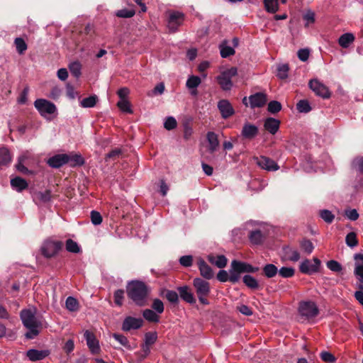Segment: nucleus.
Wrapping results in <instances>:
<instances>
[{"mask_svg":"<svg viewBox=\"0 0 363 363\" xmlns=\"http://www.w3.org/2000/svg\"><path fill=\"white\" fill-rule=\"evenodd\" d=\"M150 292V288L141 281H131L127 286L128 298L138 307L148 306Z\"/></svg>","mask_w":363,"mask_h":363,"instance_id":"1","label":"nucleus"},{"mask_svg":"<svg viewBox=\"0 0 363 363\" xmlns=\"http://www.w3.org/2000/svg\"><path fill=\"white\" fill-rule=\"evenodd\" d=\"M21 318L23 325L29 330L26 333L28 339H33L39 334L38 328L41 327L42 323L35 315V313L30 310H23L21 312Z\"/></svg>","mask_w":363,"mask_h":363,"instance_id":"2","label":"nucleus"},{"mask_svg":"<svg viewBox=\"0 0 363 363\" xmlns=\"http://www.w3.org/2000/svg\"><path fill=\"white\" fill-rule=\"evenodd\" d=\"M259 270V267H253L250 264L233 259L230 263V282L235 284L239 281L240 274L244 273H255Z\"/></svg>","mask_w":363,"mask_h":363,"instance_id":"3","label":"nucleus"},{"mask_svg":"<svg viewBox=\"0 0 363 363\" xmlns=\"http://www.w3.org/2000/svg\"><path fill=\"white\" fill-rule=\"evenodd\" d=\"M193 285L199 302L203 305H208L207 297L211 292L210 284L201 278H195L193 280Z\"/></svg>","mask_w":363,"mask_h":363,"instance_id":"4","label":"nucleus"},{"mask_svg":"<svg viewBox=\"0 0 363 363\" xmlns=\"http://www.w3.org/2000/svg\"><path fill=\"white\" fill-rule=\"evenodd\" d=\"M298 313L304 320H310L319 314V309L314 301H302L298 303Z\"/></svg>","mask_w":363,"mask_h":363,"instance_id":"5","label":"nucleus"},{"mask_svg":"<svg viewBox=\"0 0 363 363\" xmlns=\"http://www.w3.org/2000/svg\"><path fill=\"white\" fill-rule=\"evenodd\" d=\"M157 333L155 331L145 333L141 351L138 353L140 361L145 359L150 354V347L157 342Z\"/></svg>","mask_w":363,"mask_h":363,"instance_id":"6","label":"nucleus"},{"mask_svg":"<svg viewBox=\"0 0 363 363\" xmlns=\"http://www.w3.org/2000/svg\"><path fill=\"white\" fill-rule=\"evenodd\" d=\"M62 246L63 242L61 241L47 240L41 247L42 255L46 258H51L58 253Z\"/></svg>","mask_w":363,"mask_h":363,"instance_id":"7","label":"nucleus"},{"mask_svg":"<svg viewBox=\"0 0 363 363\" xmlns=\"http://www.w3.org/2000/svg\"><path fill=\"white\" fill-rule=\"evenodd\" d=\"M314 264L308 259H304L299 265V270L304 274H312L319 272L321 262L318 257H313Z\"/></svg>","mask_w":363,"mask_h":363,"instance_id":"8","label":"nucleus"},{"mask_svg":"<svg viewBox=\"0 0 363 363\" xmlns=\"http://www.w3.org/2000/svg\"><path fill=\"white\" fill-rule=\"evenodd\" d=\"M144 320L141 318H135L133 316H127L123 322L121 329L125 332L131 330H138L143 326Z\"/></svg>","mask_w":363,"mask_h":363,"instance_id":"9","label":"nucleus"},{"mask_svg":"<svg viewBox=\"0 0 363 363\" xmlns=\"http://www.w3.org/2000/svg\"><path fill=\"white\" fill-rule=\"evenodd\" d=\"M308 86L316 95L323 98L328 99L330 96V92L328 87L320 83L318 79H311L308 83Z\"/></svg>","mask_w":363,"mask_h":363,"instance_id":"10","label":"nucleus"},{"mask_svg":"<svg viewBox=\"0 0 363 363\" xmlns=\"http://www.w3.org/2000/svg\"><path fill=\"white\" fill-rule=\"evenodd\" d=\"M34 105L41 115L45 113L52 114L56 111L55 104L45 99H37L34 102Z\"/></svg>","mask_w":363,"mask_h":363,"instance_id":"11","label":"nucleus"},{"mask_svg":"<svg viewBox=\"0 0 363 363\" xmlns=\"http://www.w3.org/2000/svg\"><path fill=\"white\" fill-rule=\"evenodd\" d=\"M257 164L267 171H276L279 169V165L272 159L265 156L255 157Z\"/></svg>","mask_w":363,"mask_h":363,"instance_id":"12","label":"nucleus"},{"mask_svg":"<svg viewBox=\"0 0 363 363\" xmlns=\"http://www.w3.org/2000/svg\"><path fill=\"white\" fill-rule=\"evenodd\" d=\"M84 336L86 339V345L91 352L94 354H99L100 352V347L99 341L96 339L95 335L89 330H86L84 332Z\"/></svg>","mask_w":363,"mask_h":363,"instance_id":"13","label":"nucleus"},{"mask_svg":"<svg viewBox=\"0 0 363 363\" xmlns=\"http://www.w3.org/2000/svg\"><path fill=\"white\" fill-rule=\"evenodd\" d=\"M218 108L223 118H228L235 113L234 108L227 99H221L218 102Z\"/></svg>","mask_w":363,"mask_h":363,"instance_id":"14","label":"nucleus"},{"mask_svg":"<svg viewBox=\"0 0 363 363\" xmlns=\"http://www.w3.org/2000/svg\"><path fill=\"white\" fill-rule=\"evenodd\" d=\"M33 201L38 204L47 203L50 202L53 197L50 190L44 191H34L32 194Z\"/></svg>","mask_w":363,"mask_h":363,"instance_id":"15","label":"nucleus"},{"mask_svg":"<svg viewBox=\"0 0 363 363\" xmlns=\"http://www.w3.org/2000/svg\"><path fill=\"white\" fill-rule=\"evenodd\" d=\"M177 291L179 297L184 301L190 304H194L196 303V300L189 286L186 285L179 286L177 287Z\"/></svg>","mask_w":363,"mask_h":363,"instance_id":"16","label":"nucleus"},{"mask_svg":"<svg viewBox=\"0 0 363 363\" xmlns=\"http://www.w3.org/2000/svg\"><path fill=\"white\" fill-rule=\"evenodd\" d=\"M258 133L259 129L255 125L246 122L243 125L241 135L245 139L252 140L258 135Z\"/></svg>","mask_w":363,"mask_h":363,"instance_id":"17","label":"nucleus"},{"mask_svg":"<svg viewBox=\"0 0 363 363\" xmlns=\"http://www.w3.org/2000/svg\"><path fill=\"white\" fill-rule=\"evenodd\" d=\"M249 101L252 108L256 107L260 108L265 105L267 102V95L262 92H257L250 95L249 96Z\"/></svg>","mask_w":363,"mask_h":363,"instance_id":"18","label":"nucleus"},{"mask_svg":"<svg viewBox=\"0 0 363 363\" xmlns=\"http://www.w3.org/2000/svg\"><path fill=\"white\" fill-rule=\"evenodd\" d=\"M197 265L202 277L208 280L213 277L214 274L212 268L202 258L198 259Z\"/></svg>","mask_w":363,"mask_h":363,"instance_id":"19","label":"nucleus"},{"mask_svg":"<svg viewBox=\"0 0 363 363\" xmlns=\"http://www.w3.org/2000/svg\"><path fill=\"white\" fill-rule=\"evenodd\" d=\"M280 123L279 120L268 117L264 121V128L270 134L275 135L279 129Z\"/></svg>","mask_w":363,"mask_h":363,"instance_id":"20","label":"nucleus"},{"mask_svg":"<svg viewBox=\"0 0 363 363\" xmlns=\"http://www.w3.org/2000/svg\"><path fill=\"white\" fill-rule=\"evenodd\" d=\"M67 154L56 155L49 158V160H48V164H49V166L52 167L59 168L62 167L63 164H67Z\"/></svg>","mask_w":363,"mask_h":363,"instance_id":"21","label":"nucleus"},{"mask_svg":"<svg viewBox=\"0 0 363 363\" xmlns=\"http://www.w3.org/2000/svg\"><path fill=\"white\" fill-rule=\"evenodd\" d=\"M283 252L285 258L291 262H297L300 259L299 252L289 245L283 247Z\"/></svg>","mask_w":363,"mask_h":363,"instance_id":"22","label":"nucleus"},{"mask_svg":"<svg viewBox=\"0 0 363 363\" xmlns=\"http://www.w3.org/2000/svg\"><path fill=\"white\" fill-rule=\"evenodd\" d=\"M183 19V13L178 11L172 12L169 17V27L170 28H176L182 24Z\"/></svg>","mask_w":363,"mask_h":363,"instance_id":"23","label":"nucleus"},{"mask_svg":"<svg viewBox=\"0 0 363 363\" xmlns=\"http://www.w3.org/2000/svg\"><path fill=\"white\" fill-rule=\"evenodd\" d=\"M49 354L46 350H37L31 349L27 351L26 355L31 361H38L44 359Z\"/></svg>","mask_w":363,"mask_h":363,"instance_id":"24","label":"nucleus"},{"mask_svg":"<svg viewBox=\"0 0 363 363\" xmlns=\"http://www.w3.org/2000/svg\"><path fill=\"white\" fill-rule=\"evenodd\" d=\"M143 317L145 320L149 323H158L160 320V317L157 313L152 309H145L142 312Z\"/></svg>","mask_w":363,"mask_h":363,"instance_id":"25","label":"nucleus"},{"mask_svg":"<svg viewBox=\"0 0 363 363\" xmlns=\"http://www.w3.org/2000/svg\"><path fill=\"white\" fill-rule=\"evenodd\" d=\"M118 109L125 114L133 113L132 104L129 99L118 100L116 104Z\"/></svg>","mask_w":363,"mask_h":363,"instance_id":"26","label":"nucleus"},{"mask_svg":"<svg viewBox=\"0 0 363 363\" xmlns=\"http://www.w3.org/2000/svg\"><path fill=\"white\" fill-rule=\"evenodd\" d=\"M217 81L223 90H230L233 86L232 80L229 78V77L226 76L225 74H223V72H221L220 74L217 77Z\"/></svg>","mask_w":363,"mask_h":363,"instance_id":"27","label":"nucleus"},{"mask_svg":"<svg viewBox=\"0 0 363 363\" xmlns=\"http://www.w3.org/2000/svg\"><path fill=\"white\" fill-rule=\"evenodd\" d=\"M11 185L17 191H22L28 186L27 182L20 177L12 179L11 180Z\"/></svg>","mask_w":363,"mask_h":363,"instance_id":"28","label":"nucleus"},{"mask_svg":"<svg viewBox=\"0 0 363 363\" xmlns=\"http://www.w3.org/2000/svg\"><path fill=\"white\" fill-rule=\"evenodd\" d=\"M206 138L209 143L208 150L211 153H213L219 145L218 135L214 132H208Z\"/></svg>","mask_w":363,"mask_h":363,"instance_id":"29","label":"nucleus"},{"mask_svg":"<svg viewBox=\"0 0 363 363\" xmlns=\"http://www.w3.org/2000/svg\"><path fill=\"white\" fill-rule=\"evenodd\" d=\"M12 160V155L9 150L5 147H0V166L8 165Z\"/></svg>","mask_w":363,"mask_h":363,"instance_id":"30","label":"nucleus"},{"mask_svg":"<svg viewBox=\"0 0 363 363\" xmlns=\"http://www.w3.org/2000/svg\"><path fill=\"white\" fill-rule=\"evenodd\" d=\"M67 164H69L70 167L82 166L84 163V160L81 155H67Z\"/></svg>","mask_w":363,"mask_h":363,"instance_id":"31","label":"nucleus"},{"mask_svg":"<svg viewBox=\"0 0 363 363\" xmlns=\"http://www.w3.org/2000/svg\"><path fill=\"white\" fill-rule=\"evenodd\" d=\"M227 40H223L219 45L220 56L223 58H227L235 55V51L233 48L228 46Z\"/></svg>","mask_w":363,"mask_h":363,"instance_id":"32","label":"nucleus"},{"mask_svg":"<svg viewBox=\"0 0 363 363\" xmlns=\"http://www.w3.org/2000/svg\"><path fill=\"white\" fill-rule=\"evenodd\" d=\"M278 273V268L273 264H267L262 267V274L267 278L274 277Z\"/></svg>","mask_w":363,"mask_h":363,"instance_id":"33","label":"nucleus"},{"mask_svg":"<svg viewBox=\"0 0 363 363\" xmlns=\"http://www.w3.org/2000/svg\"><path fill=\"white\" fill-rule=\"evenodd\" d=\"M354 40V36L352 33H347L342 35L338 39L339 45L344 48H347Z\"/></svg>","mask_w":363,"mask_h":363,"instance_id":"34","label":"nucleus"},{"mask_svg":"<svg viewBox=\"0 0 363 363\" xmlns=\"http://www.w3.org/2000/svg\"><path fill=\"white\" fill-rule=\"evenodd\" d=\"M248 237L253 245H260L263 242V235L260 230L251 231Z\"/></svg>","mask_w":363,"mask_h":363,"instance_id":"35","label":"nucleus"},{"mask_svg":"<svg viewBox=\"0 0 363 363\" xmlns=\"http://www.w3.org/2000/svg\"><path fill=\"white\" fill-rule=\"evenodd\" d=\"M242 281L250 289H257L259 287L257 280L251 275H245L242 278Z\"/></svg>","mask_w":363,"mask_h":363,"instance_id":"36","label":"nucleus"},{"mask_svg":"<svg viewBox=\"0 0 363 363\" xmlns=\"http://www.w3.org/2000/svg\"><path fill=\"white\" fill-rule=\"evenodd\" d=\"M27 160V157L22 155L18 157V163L16 164V169L23 174H32L33 171L29 170L26 167L24 166L23 163Z\"/></svg>","mask_w":363,"mask_h":363,"instance_id":"37","label":"nucleus"},{"mask_svg":"<svg viewBox=\"0 0 363 363\" xmlns=\"http://www.w3.org/2000/svg\"><path fill=\"white\" fill-rule=\"evenodd\" d=\"M164 296L167 301L174 305H177L179 301V293L173 290L166 289L164 290Z\"/></svg>","mask_w":363,"mask_h":363,"instance_id":"38","label":"nucleus"},{"mask_svg":"<svg viewBox=\"0 0 363 363\" xmlns=\"http://www.w3.org/2000/svg\"><path fill=\"white\" fill-rule=\"evenodd\" d=\"M300 247L308 255L312 253L314 250V245L312 242L306 238H303L299 242Z\"/></svg>","mask_w":363,"mask_h":363,"instance_id":"39","label":"nucleus"},{"mask_svg":"<svg viewBox=\"0 0 363 363\" xmlns=\"http://www.w3.org/2000/svg\"><path fill=\"white\" fill-rule=\"evenodd\" d=\"M265 9L267 12L274 13L279 8L278 0H264Z\"/></svg>","mask_w":363,"mask_h":363,"instance_id":"40","label":"nucleus"},{"mask_svg":"<svg viewBox=\"0 0 363 363\" xmlns=\"http://www.w3.org/2000/svg\"><path fill=\"white\" fill-rule=\"evenodd\" d=\"M320 217L327 223H332L335 219V215L329 210L323 209L319 211Z\"/></svg>","mask_w":363,"mask_h":363,"instance_id":"41","label":"nucleus"},{"mask_svg":"<svg viewBox=\"0 0 363 363\" xmlns=\"http://www.w3.org/2000/svg\"><path fill=\"white\" fill-rule=\"evenodd\" d=\"M352 167L357 172L363 174V156L356 157L352 160Z\"/></svg>","mask_w":363,"mask_h":363,"instance_id":"42","label":"nucleus"},{"mask_svg":"<svg viewBox=\"0 0 363 363\" xmlns=\"http://www.w3.org/2000/svg\"><path fill=\"white\" fill-rule=\"evenodd\" d=\"M65 305L67 309L69 311H77L79 309V302L72 296H69L66 299Z\"/></svg>","mask_w":363,"mask_h":363,"instance_id":"43","label":"nucleus"},{"mask_svg":"<svg viewBox=\"0 0 363 363\" xmlns=\"http://www.w3.org/2000/svg\"><path fill=\"white\" fill-rule=\"evenodd\" d=\"M98 101V98L96 96H90L82 99L80 102L81 106L84 108H91L94 107Z\"/></svg>","mask_w":363,"mask_h":363,"instance_id":"44","label":"nucleus"},{"mask_svg":"<svg viewBox=\"0 0 363 363\" xmlns=\"http://www.w3.org/2000/svg\"><path fill=\"white\" fill-rule=\"evenodd\" d=\"M289 71V67L288 64H282L277 67V76L284 80L287 79L288 72Z\"/></svg>","mask_w":363,"mask_h":363,"instance_id":"45","label":"nucleus"},{"mask_svg":"<svg viewBox=\"0 0 363 363\" xmlns=\"http://www.w3.org/2000/svg\"><path fill=\"white\" fill-rule=\"evenodd\" d=\"M152 310L157 313L158 314H161L164 311V306L163 302L159 298H155L152 301L151 305Z\"/></svg>","mask_w":363,"mask_h":363,"instance_id":"46","label":"nucleus"},{"mask_svg":"<svg viewBox=\"0 0 363 363\" xmlns=\"http://www.w3.org/2000/svg\"><path fill=\"white\" fill-rule=\"evenodd\" d=\"M201 78L198 76H191L186 81V86L189 89H196L201 84Z\"/></svg>","mask_w":363,"mask_h":363,"instance_id":"47","label":"nucleus"},{"mask_svg":"<svg viewBox=\"0 0 363 363\" xmlns=\"http://www.w3.org/2000/svg\"><path fill=\"white\" fill-rule=\"evenodd\" d=\"M296 108L300 113H308L311 107L307 100H300L296 104Z\"/></svg>","mask_w":363,"mask_h":363,"instance_id":"48","label":"nucleus"},{"mask_svg":"<svg viewBox=\"0 0 363 363\" xmlns=\"http://www.w3.org/2000/svg\"><path fill=\"white\" fill-rule=\"evenodd\" d=\"M327 267L333 272L339 273L342 270V266L336 260H329L326 263Z\"/></svg>","mask_w":363,"mask_h":363,"instance_id":"49","label":"nucleus"},{"mask_svg":"<svg viewBox=\"0 0 363 363\" xmlns=\"http://www.w3.org/2000/svg\"><path fill=\"white\" fill-rule=\"evenodd\" d=\"M278 273L283 278H290L294 277L295 269L293 267H282L278 269Z\"/></svg>","mask_w":363,"mask_h":363,"instance_id":"50","label":"nucleus"},{"mask_svg":"<svg viewBox=\"0 0 363 363\" xmlns=\"http://www.w3.org/2000/svg\"><path fill=\"white\" fill-rule=\"evenodd\" d=\"M345 242L347 246L350 247H354L358 245V240L357 238V235L354 232L349 233L345 238Z\"/></svg>","mask_w":363,"mask_h":363,"instance_id":"51","label":"nucleus"},{"mask_svg":"<svg viewBox=\"0 0 363 363\" xmlns=\"http://www.w3.org/2000/svg\"><path fill=\"white\" fill-rule=\"evenodd\" d=\"M69 68L72 74L75 77L78 78L81 75L82 66L79 62H73L70 63Z\"/></svg>","mask_w":363,"mask_h":363,"instance_id":"52","label":"nucleus"},{"mask_svg":"<svg viewBox=\"0 0 363 363\" xmlns=\"http://www.w3.org/2000/svg\"><path fill=\"white\" fill-rule=\"evenodd\" d=\"M66 250L72 253H78L80 251L78 244L72 239H68L66 241Z\"/></svg>","mask_w":363,"mask_h":363,"instance_id":"53","label":"nucleus"},{"mask_svg":"<svg viewBox=\"0 0 363 363\" xmlns=\"http://www.w3.org/2000/svg\"><path fill=\"white\" fill-rule=\"evenodd\" d=\"M281 107L280 102L272 101L268 104L267 111L272 114H275L281 110Z\"/></svg>","mask_w":363,"mask_h":363,"instance_id":"54","label":"nucleus"},{"mask_svg":"<svg viewBox=\"0 0 363 363\" xmlns=\"http://www.w3.org/2000/svg\"><path fill=\"white\" fill-rule=\"evenodd\" d=\"M16 50L19 54H23L27 49V45L23 39L17 38L15 39Z\"/></svg>","mask_w":363,"mask_h":363,"instance_id":"55","label":"nucleus"},{"mask_svg":"<svg viewBox=\"0 0 363 363\" xmlns=\"http://www.w3.org/2000/svg\"><path fill=\"white\" fill-rule=\"evenodd\" d=\"M135 11L134 9H123L118 10L116 15L120 18H131L135 15Z\"/></svg>","mask_w":363,"mask_h":363,"instance_id":"56","label":"nucleus"},{"mask_svg":"<svg viewBox=\"0 0 363 363\" xmlns=\"http://www.w3.org/2000/svg\"><path fill=\"white\" fill-rule=\"evenodd\" d=\"M320 359L327 363H333L335 362V357L330 352L327 351H323L320 354Z\"/></svg>","mask_w":363,"mask_h":363,"instance_id":"57","label":"nucleus"},{"mask_svg":"<svg viewBox=\"0 0 363 363\" xmlns=\"http://www.w3.org/2000/svg\"><path fill=\"white\" fill-rule=\"evenodd\" d=\"M177 122L176 119L172 116L167 117L164 123V128L168 130L174 129L177 127Z\"/></svg>","mask_w":363,"mask_h":363,"instance_id":"58","label":"nucleus"},{"mask_svg":"<svg viewBox=\"0 0 363 363\" xmlns=\"http://www.w3.org/2000/svg\"><path fill=\"white\" fill-rule=\"evenodd\" d=\"M179 264L185 267H189L193 264V257L191 255H184L179 258Z\"/></svg>","mask_w":363,"mask_h":363,"instance_id":"59","label":"nucleus"},{"mask_svg":"<svg viewBox=\"0 0 363 363\" xmlns=\"http://www.w3.org/2000/svg\"><path fill=\"white\" fill-rule=\"evenodd\" d=\"M217 279L220 282H226L228 281L230 282V274H228L225 270H220L217 274Z\"/></svg>","mask_w":363,"mask_h":363,"instance_id":"60","label":"nucleus"},{"mask_svg":"<svg viewBox=\"0 0 363 363\" xmlns=\"http://www.w3.org/2000/svg\"><path fill=\"white\" fill-rule=\"evenodd\" d=\"M118 100L128 99H129L130 90L127 87H123L119 89L116 92Z\"/></svg>","mask_w":363,"mask_h":363,"instance_id":"61","label":"nucleus"},{"mask_svg":"<svg viewBox=\"0 0 363 363\" xmlns=\"http://www.w3.org/2000/svg\"><path fill=\"white\" fill-rule=\"evenodd\" d=\"M115 340L120 342L121 345L125 347L128 349H130V345L128 338L123 335L115 334Z\"/></svg>","mask_w":363,"mask_h":363,"instance_id":"62","label":"nucleus"},{"mask_svg":"<svg viewBox=\"0 0 363 363\" xmlns=\"http://www.w3.org/2000/svg\"><path fill=\"white\" fill-rule=\"evenodd\" d=\"M91 220L94 225H99L102 222V217L98 211H92L91 212Z\"/></svg>","mask_w":363,"mask_h":363,"instance_id":"63","label":"nucleus"},{"mask_svg":"<svg viewBox=\"0 0 363 363\" xmlns=\"http://www.w3.org/2000/svg\"><path fill=\"white\" fill-rule=\"evenodd\" d=\"M228 259L224 255H218L216 257L215 265L218 268L223 269L227 265Z\"/></svg>","mask_w":363,"mask_h":363,"instance_id":"64","label":"nucleus"}]
</instances>
